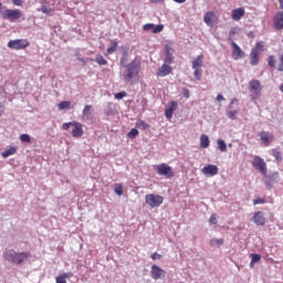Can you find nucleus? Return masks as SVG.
<instances>
[{"label":"nucleus","mask_w":283,"mask_h":283,"mask_svg":"<svg viewBox=\"0 0 283 283\" xmlns=\"http://www.w3.org/2000/svg\"><path fill=\"white\" fill-rule=\"evenodd\" d=\"M122 67H125L123 78L125 83H132L134 78H138V72H140V62L133 60L130 63L125 64V57L120 60Z\"/></svg>","instance_id":"nucleus-1"},{"label":"nucleus","mask_w":283,"mask_h":283,"mask_svg":"<svg viewBox=\"0 0 283 283\" xmlns=\"http://www.w3.org/2000/svg\"><path fill=\"white\" fill-rule=\"evenodd\" d=\"M2 258L11 264H23L29 258H32L30 252H17L14 250H7L3 252Z\"/></svg>","instance_id":"nucleus-2"},{"label":"nucleus","mask_w":283,"mask_h":283,"mask_svg":"<svg viewBox=\"0 0 283 283\" xmlns=\"http://www.w3.org/2000/svg\"><path fill=\"white\" fill-rule=\"evenodd\" d=\"M0 15L2 19L10 21V23H14V21H19L23 17V12L19 9H8L0 2Z\"/></svg>","instance_id":"nucleus-3"},{"label":"nucleus","mask_w":283,"mask_h":283,"mask_svg":"<svg viewBox=\"0 0 283 283\" xmlns=\"http://www.w3.org/2000/svg\"><path fill=\"white\" fill-rule=\"evenodd\" d=\"M70 127H74L72 129V136L73 138H81L83 136V125L81 123L71 122V123H64L62 125V129L66 130L70 129Z\"/></svg>","instance_id":"nucleus-4"},{"label":"nucleus","mask_w":283,"mask_h":283,"mask_svg":"<svg viewBox=\"0 0 283 283\" xmlns=\"http://www.w3.org/2000/svg\"><path fill=\"white\" fill-rule=\"evenodd\" d=\"M164 200L165 199L163 198V196L154 195V193L146 195L145 197L146 205H148V207H150L151 209H156V207H160Z\"/></svg>","instance_id":"nucleus-5"},{"label":"nucleus","mask_w":283,"mask_h":283,"mask_svg":"<svg viewBox=\"0 0 283 283\" xmlns=\"http://www.w3.org/2000/svg\"><path fill=\"white\" fill-rule=\"evenodd\" d=\"M8 48L10 50H25V48H30V41L25 39L10 40Z\"/></svg>","instance_id":"nucleus-6"},{"label":"nucleus","mask_w":283,"mask_h":283,"mask_svg":"<svg viewBox=\"0 0 283 283\" xmlns=\"http://www.w3.org/2000/svg\"><path fill=\"white\" fill-rule=\"evenodd\" d=\"M252 167H254L256 169V171H260V174H262V176H266V161H264V159H262V157L260 156H254L253 160H252Z\"/></svg>","instance_id":"nucleus-7"},{"label":"nucleus","mask_w":283,"mask_h":283,"mask_svg":"<svg viewBox=\"0 0 283 283\" xmlns=\"http://www.w3.org/2000/svg\"><path fill=\"white\" fill-rule=\"evenodd\" d=\"M158 176H165L166 178H174V169L167 164H160L156 167Z\"/></svg>","instance_id":"nucleus-8"},{"label":"nucleus","mask_w":283,"mask_h":283,"mask_svg":"<svg viewBox=\"0 0 283 283\" xmlns=\"http://www.w3.org/2000/svg\"><path fill=\"white\" fill-rule=\"evenodd\" d=\"M150 275L153 280H163V277L167 275V272H165V270H163L160 266L154 264L150 268Z\"/></svg>","instance_id":"nucleus-9"},{"label":"nucleus","mask_w":283,"mask_h":283,"mask_svg":"<svg viewBox=\"0 0 283 283\" xmlns=\"http://www.w3.org/2000/svg\"><path fill=\"white\" fill-rule=\"evenodd\" d=\"M174 54H176V51L171 45L166 44L165 45V57H164V63H167L168 65H171L174 63Z\"/></svg>","instance_id":"nucleus-10"},{"label":"nucleus","mask_w":283,"mask_h":283,"mask_svg":"<svg viewBox=\"0 0 283 283\" xmlns=\"http://www.w3.org/2000/svg\"><path fill=\"white\" fill-rule=\"evenodd\" d=\"M231 46H232V59H234V61H239V59H242L244 56V53L242 52V49L240 48V45H238V43L232 41Z\"/></svg>","instance_id":"nucleus-11"},{"label":"nucleus","mask_w":283,"mask_h":283,"mask_svg":"<svg viewBox=\"0 0 283 283\" xmlns=\"http://www.w3.org/2000/svg\"><path fill=\"white\" fill-rule=\"evenodd\" d=\"M171 72H174V69L168 63H164L161 67L158 69L156 76H161V77L169 76Z\"/></svg>","instance_id":"nucleus-12"},{"label":"nucleus","mask_w":283,"mask_h":283,"mask_svg":"<svg viewBox=\"0 0 283 283\" xmlns=\"http://www.w3.org/2000/svg\"><path fill=\"white\" fill-rule=\"evenodd\" d=\"M218 171L219 169H218V166L216 165H208L201 169V174H203V176H210V177L218 176Z\"/></svg>","instance_id":"nucleus-13"},{"label":"nucleus","mask_w":283,"mask_h":283,"mask_svg":"<svg viewBox=\"0 0 283 283\" xmlns=\"http://www.w3.org/2000/svg\"><path fill=\"white\" fill-rule=\"evenodd\" d=\"M253 222L258 227H264L266 224V218L264 217V212L256 211L253 216Z\"/></svg>","instance_id":"nucleus-14"},{"label":"nucleus","mask_w":283,"mask_h":283,"mask_svg":"<svg viewBox=\"0 0 283 283\" xmlns=\"http://www.w3.org/2000/svg\"><path fill=\"white\" fill-rule=\"evenodd\" d=\"M260 136V140L261 143L265 146L269 147V145L271 144V142L273 140V134L269 133V132H261L259 134Z\"/></svg>","instance_id":"nucleus-15"},{"label":"nucleus","mask_w":283,"mask_h":283,"mask_svg":"<svg viewBox=\"0 0 283 283\" xmlns=\"http://www.w3.org/2000/svg\"><path fill=\"white\" fill-rule=\"evenodd\" d=\"M250 92H253L258 96L262 92V84L259 80H251L249 83Z\"/></svg>","instance_id":"nucleus-16"},{"label":"nucleus","mask_w":283,"mask_h":283,"mask_svg":"<svg viewBox=\"0 0 283 283\" xmlns=\"http://www.w3.org/2000/svg\"><path fill=\"white\" fill-rule=\"evenodd\" d=\"M260 63V51L258 49H252L250 53V64L258 65Z\"/></svg>","instance_id":"nucleus-17"},{"label":"nucleus","mask_w":283,"mask_h":283,"mask_svg":"<svg viewBox=\"0 0 283 283\" xmlns=\"http://www.w3.org/2000/svg\"><path fill=\"white\" fill-rule=\"evenodd\" d=\"M275 30H283V11L277 12L274 18Z\"/></svg>","instance_id":"nucleus-18"},{"label":"nucleus","mask_w":283,"mask_h":283,"mask_svg":"<svg viewBox=\"0 0 283 283\" xmlns=\"http://www.w3.org/2000/svg\"><path fill=\"white\" fill-rule=\"evenodd\" d=\"M205 61V55L200 54L196 60L192 61V70H200L202 67V62Z\"/></svg>","instance_id":"nucleus-19"},{"label":"nucleus","mask_w":283,"mask_h":283,"mask_svg":"<svg viewBox=\"0 0 283 283\" xmlns=\"http://www.w3.org/2000/svg\"><path fill=\"white\" fill-rule=\"evenodd\" d=\"M19 150V147L13 146L10 147L9 149H6L4 151L1 153L2 158H10V156H14L17 151Z\"/></svg>","instance_id":"nucleus-20"},{"label":"nucleus","mask_w":283,"mask_h":283,"mask_svg":"<svg viewBox=\"0 0 283 283\" xmlns=\"http://www.w3.org/2000/svg\"><path fill=\"white\" fill-rule=\"evenodd\" d=\"M244 17V10L242 8L234 9L232 11V19L233 21H240V19Z\"/></svg>","instance_id":"nucleus-21"},{"label":"nucleus","mask_w":283,"mask_h":283,"mask_svg":"<svg viewBox=\"0 0 283 283\" xmlns=\"http://www.w3.org/2000/svg\"><path fill=\"white\" fill-rule=\"evenodd\" d=\"M170 105L171 106L165 111V116L168 119L174 117V107H177L178 103L177 102H171Z\"/></svg>","instance_id":"nucleus-22"},{"label":"nucleus","mask_w":283,"mask_h":283,"mask_svg":"<svg viewBox=\"0 0 283 283\" xmlns=\"http://www.w3.org/2000/svg\"><path fill=\"white\" fill-rule=\"evenodd\" d=\"M209 136L207 135H201L200 136V147L201 149H207L210 145Z\"/></svg>","instance_id":"nucleus-23"},{"label":"nucleus","mask_w":283,"mask_h":283,"mask_svg":"<svg viewBox=\"0 0 283 283\" xmlns=\"http://www.w3.org/2000/svg\"><path fill=\"white\" fill-rule=\"evenodd\" d=\"M251 258V262H250V268L253 269L254 264H256V262H260L262 260V255L258 254V253H252L250 254Z\"/></svg>","instance_id":"nucleus-24"},{"label":"nucleus","mask_w":283,"mask_h":283,"mask_svg":"<svg viewBox=\"0 0 283 283\" xmlns=\"http://www.w3.org/2000/svg\"><path fill=\"white\" fill-rule=\"evenodd\" d=\"M203 21L207 25H213V12L209 11L203 15Z\"/></svg>","instance_id":"nucleus-25"},{"label":"nucleus","mask_w":283,"mask_h":283,"mask_svg":"<svg viewBox=\"0 0 283 283\" xmlns=\"http://www.w3.org/2000/svg\"><path fill=\"white\" fill-rule=\"evenodd\" d=\"M82 114H83V118H86V120H90V118H92V105H86Z\"/></svg>","instance_id":"nucleus-26"},{"label":"nucleus","mask_w":283,"mask_h":283,"mask_svg":"<svg viewBox=\"0 0 283 283\" xmlns=\"http://www.w3.org/2000/svg\"><path fill=\"white\" fill-rule=\"evenodd\" d=\"M136 127H137V129H142L143 132H145V130L149 129V124H147L145 120L139 119L136 123Z\"/></svg>","instance_id":"nucleus-27"},{"label":"nucleus","mask_w":283,"mask_h":283,"mask_svg":"<svg viewBox=\"0 0 283 283\" xmlns=\"http://www.w3.org/2000/svg\"><path fill=\"white\" fill-rule=\"evenodd\" d=\"M238 114H240L239 109L227 112V116H228V118H230V120H235L238 118Z\"/></svg>","instance_id":"nucleus-28"},{"label":"nucleus","mask_w":283,"mask_h":283,"mask_svg":"<svg viewBox=\"0 0 283 283\" xmlns=\"http://www.w3.org/2000/svg\"><path fill=\"white\" fill-rule=\"evenodd\" d=\"M265 178L270 180L271 182H277V178H280L279 172H272V174H266Z\"/></svg>","instance_id":"nucleus-29"},{"label":"nucleus","mask_w":283,"mask_h":283,"mask_svg":"<svg viewBox=\"0 0 283 283\" xmlns=\"http://www.w3.org/2000/svg\"><path fill=\"white\" fill-rule=\"evenodd\" d=\"M224 244V239H211L210 247H222Z\"/></svg>","instance_id":"nucleus-30"},{"label":"nucleus","mask_w":283,"mask_h":283,"mask_svg":"<svg viewBox=\"0 0 283 283\" xmlns=\"http://www.w3.org/2000/svg\"><path fill=\"white\" fill-rule=\"evenodd\" d=\"M217 145H218L219 151H222V153L227 151V143H224V139H218Z\"/></svg>","instance_id":"nucleus-31"},{"label":"nucleus","mask_w":283,"mask_h":283,"mask_svg":"<svg viewBox=\"0 0 283 283\" xmlns=\"http://www.w3.org/2000/svg\"><path fill=\"white\" fill-rule=\"evenodd\" d=\"M117 48H118V42L113 41L112 45L106 50L107 54H114Z\"/></svg>","instance_id":"nucleus-32"},{"label":"nucleus","mask_w":283,"mask_h":283,"mask_svg":"<svg viewBox=\"0 0 283 283\" xmlns=\"http://www.w3.org/2000/svg\"><path fill=\"white\" fill-rule=\"evenodd\" d=\"M70 105H72V102L63 101L59 104V109H70Z\"/></svg>","instance_id":"nucleus-33"},{"label":"nucleus","mask_w":283,"mask_h":283,"mask_svg":"<svg viewBox=\"0 0 283 283\" xmlns=\"http://www.w3.org/2000/svg\"><path fill=\"white\" fill-rule=\"evenodd\" d=\"M163 30H165V27L163 24H154L153 34H159V32H161Z\"/></svg>","instance_id":"nucleus-34"},{"label":"nucleus","mask_w":283,"mask_h":283,"mask_svg":"<svg viewBox=\"0 0 283 283\" xmlns=\"http://www.w3.org/2000/svg\"><path fill=\"white\" fill-rule=\"evenodd\" d=\"M75 56H77V61H80V63H82V65H87L88 61H92V59L87 57V59H83L81 57V53H76Z\"/></svg>","instance_id":"nucleus-35"},{"label":"nucleus","mask_w":283,"mask_h":283,"mask_svg":"<svg viewBox=\"0 0 283 283\" xmlns=\"http://www.w3.org/2000/svg\"><path fill=\"white\" fill-rule=\"evenodd\" d=\"M95 61H96L99 65H107V60H105V57H103V55H96V56H95Z\"/></svg>","instance_id":"nucleus-36"},{"label":"nucleus","mask_w":283,"mask_h":283,"mask_svg":"<svg viewBox=\"0 0 283 283\" xmlns=\"http://www.w3.org/2000/svg\"><path fill=\"white\" fill-rule=\"evenodd\" d=\"M114 191L117 196H123V184H117L114 188Z\"/></svg>","instance_id":"nucleus-37"},{"label":"nucleus","mask_w":283,"mask_h":283,"mask_svg":"<svg viewBox=\"0 0 283 283\" xmlns=\"http://www.w3.org/2000/svg\"><path fill=\"white\" fill-rule=\"evenodd\" d=\"M272 156L275 157V160H277V163H282V153H280V150H273Z\"/></svg>","instance_id":"nucleus-38"},{"label":"nucleus","mask_w":283,"mask_h":283,"mask_svg":"<svg viewBox=\"0 0 283 283\" xmlns=\"http://www.w3.org/2000/svg\"><path fill=\"white\" fill-rule=\"evenodd\" d=\"M143 30H144L145 32H149V31H153V32H154V23L144 24V25H143Z\"/></svg>","instance_id":"nucleus-39"},{"label":"nucleus","mask_w":283,"mask_h":283,"mask_svg":"<svg viewBox=\"0 0 283 283\" xmlns=\"http://www.w3.org/2000/svg\"><path fill=\"white\" fill-rule=\"evenodd\" d=\"M20 140H21V143H30L31 142V137L28 134H22L20 136Z\"/></svg>","instance_id":"nucleus-40"},{"label":"nucleus","mask_w":283,"mask_h":283,"mask_svg":"<svg viewBox=\"0 0 283 283\" xmlns=\"http://www.w3.org/2000/svg\"><path fill=\"white\" fill-rule=\"evenodd\" d=\"M125 96H127V92H125V91H122V92L115 94V98L117 101H120L122 98H125Z\"/></svg>","instance_id":"nucleus-41"},{"label":"nucleus","mask_w":283,"mask_h":283,"mask_svg":"<svg viewBox=\"0 0 283 283\" xmlns=\"http://www.w3.org/2000/svg\"><path fill=\"white\" fill-rule=\"evenodd\" d=\"M268 65H269L270 67H275V56H273V55H270V56H269Z\"/></svg>","instance_id":"nucleus-42"},{"label":"nucleus","mask_w":283,"mask_h":283,"mask_svg":"<svg viewBox=\"0 0 283 283\" xmlns=\"http://www.w3.org/2000/svg\"><path fill=\"white\" fill-rule=\"evenodd\" d=\"M193 76L197 81H200L202 78V74L200 73V69H193Z\"/></svg>","instance_id":"nucleus-43"},{"label":"nucleus","mask_w":283,"mask_h":283,"mask_svg":"<svg viewBox=\"0 0 283 283\" xmlns=\"http://www.w3.org/2000/svg\"><path fill=\"white\" fill-rule=\"evenodd\" d=\"M138 136V129L133 128L130 129V132L128 133V138H136Z\"/></svg>","instance_id":"nucleus-44"},{"label":"nucleus","mask_w":283,"mask_h":283,"mask_svg":"<svg viewBox=\"0 0 283 283\" xmlns=\"http://www.w3.org/2000/svg\"><path fill=\"white\" fill-rule=\"evenodd\" d=\"M41 10H42L43 14H50L52 12V8H50L48 6H42Z\"/></svg>","instance_id":"nucleus-45"},{"label":"nucleus","mask_w":283,"mask_h":283,"mask_svg":"<svg viewBox=\"0 0 283 283\" xmlns=\"http://www.w3.org/2000/svg\"><path fill=\"white\" fill-rule=\"evenodd\" d=\"M273 182L274 181H271L270 179H265L264 185H265L266 189H269V190L273 189Z\"/></svg>","instance_id":"nucleus-46"},{"label":"nucleus","mask_w":283,"mask_h":283,"mask_svg":"<svg viewBox=\"0 0 283 283\" xmlns=\"http://www.w3.org/2000/svg\"><path fill=\"white\" fill-rule=\"evenodd\" d=\"M64 280H70V277H74V273L72 272H64L61 274Z\"/></svg>","instance_id":"nucleus-47"},{"label":"nucleus","mask_w":283,"mask_h":283,"mask_svg":"<svg viewBox=\"0 0 283 283\" xmlns=\"http://www.w3.org/2000/svg\"><path fill=\"white\" fill-rule=\"evenodd\" d=\"M55 283H67V281L62 276V274H60L55 277Z\"/></svg>","instance_id":"nucleus-48"},{"label":"nucleus","mask_w":283,"mask_h":283,"mask_svg":"<svg viewBox=\"0 0 283 283\" xmlns=\"http://www.w3.org/2000/svg\"><path fill=\"white\" fill-rule=\"evenodd\" d=\"M266 202V199L258 198L253 200V205H264Z\"/></svg>","instance_id":"nucleus-49"},{"label":"nucleus","mask_w":283,"mask_h":283,"mask_svg":"<svg viewBox=\"0 0 283 283\" xmlns=\"http://www.w3.org/2000/svg\"><path fill=\"white\" fill-rule=\"evenodd\" d=\"M210 224H218V219L216 218V214H211L209 219Z\"/></svg>","instance_id":"nucleus-50"},{"label":"nucleus","mask_w":283,"mask_h":283,"mask_svg":"<svg viewBox=\"0 0 283 283\" xmlns=\"http://www.w3.org/2000/svg\"><path fill=\"white\" fill-rule=\"evenodd\" d=\"M182 96H184V98H189V96H190L189 88H184Z\"/></svg>","instance_id":"nucleus-51"},{"label":"nucleus","mask_w":283,"mask_h":283,"mask_svg":"<svg viewBox=\"0 0 283 283\" xmlns=\"http://www.w3.org/2000/svg\"><path fill=\"white\" fill-rule=\"evenodd\" d=\"M255 50H260L262 52V50H264V44L262 42H258L255 45Z\"/></svg>","instance_id":"nucleus-52"},{"label":"nucleus","mask_w":283,"mask_h":283,"mask_svg":"<svg viewBox=\"0 0 283 283\" xmlns=\"http://www.w3.org/2000/svg\"><path fill=\"white\" fill-rule=\"evenodd\" d=\"M150 258H151V260H160V258H163V255H160L159 253L155 252V253L151 254Z\"/></svg>","instance_id":"nucleus-53"},{"label":"nucleus","mask_w":283,"mask_h":283,"mask_svg":"<svg viewBox=\"0 0 283 283\" xmlns=\"http://www.w3.org/2000/svg\"><path fill=\"white\" fill-rule=\"evenodd\" d=\"M235 103H238V98H232L230 104H229V108L232 109L233 105H235Z\"/></svg>","instance_id":"nucleus-54"},{"label":"nucleus","mask_w":283,"mask_h":283,"mask_svg":"<svg viewBox=\"0 0 283 283\" xmlns=\"http://www.w3.org/2000/svg\"><path fill=\"white\" fill-rule=\"evenodd\" d=\"M13 6H23L22 0H12Z\"/></svg>","instance_id":"nucleus-55"},{"label":"nucleus","mask_w":283,"mask_h":283,"mask_svg":"<svg viewBox=\"0 0 283 283\" xmlns=\"http://www.w3.org/2000/svg\"><path fill=\"white\" fill-rule=\"evenodd\" d=\"M150 3H165V0H149Z\"/></svg>","instance_id":"nucleus-56"},{"label":"nucleus","mask_w":283,"mask_h":283,"mask_svg":"<svg viewBox=\"0 0 283 283\" xmlns=\"http://www.w3.org/2000/svg\"><path fill=\"white\" fill-rule=\"evenodd\" d=\"M217 101H224V96H222V94H219V95H217V98H216Z\"/></svg>","instance_id":"nucleus-57"},{"label":"nucleus","mask_w":283,"mask_h":283,"mask_svg":"<svg viewBox=\"0 0 283 283\" xmlns=\"http://www.w3.org/2000/svg\"><path fill=\"white\" fill-rule=\"evenodd\" d=\"M175 1V3H185V1H187V0H174Z\"/></svg>","instance_id":"nucleus-58"},{"label":"nucleus","mask_w":283,"mask_h":283,"mask_svg":"<svg viewBox=\"0 0 283 283\" xmlns=\"http://www.w3.org/2000/svg\"><path fill=\"white\" fill-rule=\"evenodd\" d=\"M279 3H280L281 10H283V0H279Z\"/></svg>","instance_id":"nucleus-59"},{"label":"nucleus","mask_w":283,"mask_h":283,"mask_svg":"<svg viewBox=\"0 0 283 283\" xmlns=\"http://www.w3.org/2000/svg\"><path fill=\"white\" fill-rule=\"evenodd\" d=\"M279 90H280V92H282V94H283V84L280 85Z\"/></svg>","instance_id":"nucleus-60"},{"label":"nucleus","mask_w":283,"mask_h":283,"mask_svg":"<svg viewBox=\"0 0 283 283\" xmlns=\"http://www.w3.org/2000/svg\"><path fill=\"white\" fill-rule=\"evenodd\" d=\"M3 114V112L0 111V116Z\"/></svg>","instance_id":"nucleus-61"}]
</instances>
